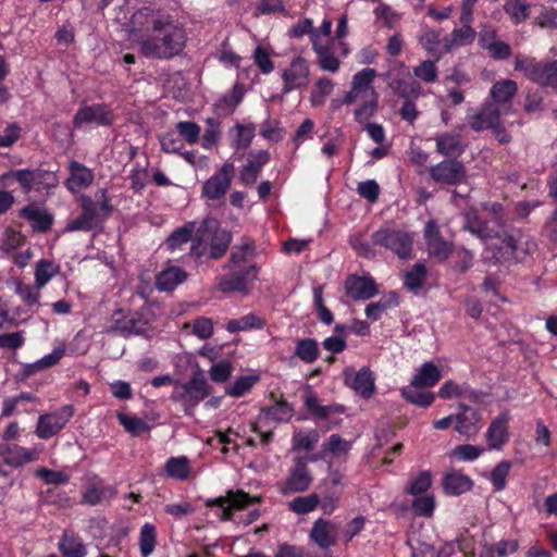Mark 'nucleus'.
<instances>
[{
  "mask_svg": "<svg viewBox=\"0 0 557 557\" xmlns=\"http://www.w3.org/2000/svg\"><path fill=\"white\" fill-rule=\"evenodd\" d=\"M233 372V366L230 361L222 360L214 363L210 369V377L213 382L224 383L226 382Z\"/></svg>",
  "mask_w": 557,
  "mask_h": 557,
  "instance_id": "e2e57ef3",
  "label": "nucleus"
},
{
  "mask_svg": "<svg viewBox=\"0 0 557 557\" xmlns=\"http://www.w3.org/2000/svg\"><path fill=\"white\" fill-rule=\"evenodd\" d=\"M432 484L431 473L429 471H422L417 478H414L408 485L406 492L413 496L424 494Z\"/></svg>",
  "mask_w": 557,
  "mask_h": 557,
  "instance_id": "4d7b16f0",
  "label": "nucleus"
},
{
  "mask_svg": "<svg viewBox=\"0 0 557 557\" xmlns=\"http://www.w3.org/2000/svg\"><path fill=\"white\" fill-rule=\"evenodd\" d=\"M420 388L412 387L410 384V386L401 388L400 394L408 403L421 408H428L434 403L435 395L432 392L420 391Z\"/></svg>",
  "mask_w": 557,
  "mask_h": 557,
  "instance_id": "4c0bfd02",
  "label": "nucleus"
},
{
  "mask_svg": "<svg viewBox=\"0 0 557 557\" xmlns=\"http://www.w3.org/2000/svg\"><path fill=\"white\" fill-rule=\"evenodd\" d=\"M442 379V370L432 361L422 363L411 379L412 387L430 388Z\"/></svg>",
  "mask_w": 557,
  "mask_h": 557,
  "instance_id": "b1692460",
  "label": "nucleus"
},
{
  "mask_svg": "<svg viewBox=\"0 0 557 557\" xmlns=\"http://www.w3.org/2000/svg\"><path fill=\"white\" fill-rule=\"evenodd\" d=\"M346 485L345 473L330 466L327 475L320 481L315 493L320 496V508L325 515L333 513L339 507Z\"/></svg>",
  "mask_w": 557,
  "mask_h": 557,
  "instance_id": "39448f33",
  "label": "nucleus"
},
{
  "mask_svg": "<svg viewBox=\"0 0 557 557\" xmlns=\"http://www.w3.org/2000/svg\"><path fill=\"white\" fill-rule=\"evenodd\" d=\"M284 86L283 92L288 94L293 89L301 88L309 83V65L308 62L297 57L294 59L288 69L283 72L282 75Z\"/></svg>",
  "mask_w": 557,
  "mask_h": 557,
  "instance_id": "4468645a",
  "label": "nucleus"
},
{
  "mask_svg": "<svg viewBox=\"0 0 557 557\" xmlns=\"http://www.w3.org/2000/svg\"><path fill=\"white\" fill-rule=\"evenodd\" d=\"M196 223L195 222H187L182 227L176 228L171 235L166 238V246L171 251H174L176 249H181L183 245L188 244L189 242L193 243L194 236L193 234L196 233Z\"/></svg>",
  "mask_w": 557,
  "mask_h": 557,
  "instance_id": "c9c22d12",
  "label": "nucleus"
},
{
  "mask_svg": "<svg viewBox=\"0 0 557 557\" xmlns=\"http://www.w3.org/2000/svg\"><path fill=\"white\" fill-rule=\"evenodd\" d=\"M347 296L354 300H367L379 293L375 281H345Z\"/></svg>",
  "mask_w": 557,
  "mask_h": 557,
  "instance_id": "c85d7f7f",
  "label": "nucleus"
},
{
  "mask_svg": "<svg viewBox=\"0 0 557 557\" xmlns=\"http://www.w3.org/2000/svg\"><path fill=\"white\" fill-rule=\"evenodd\" d=\"M511 462L503 460L492 470L490 481L496 492H500L506 487V479L509 474Z\"/></svg>",
  "mask_w": 557,
  "mask_h": 557,
  "instance_id": "3c124183",
  "label": "nucleus"
},
{
  "mask_svg": "<svg viewBox=\"0 0 557 557\" xmlns=\"http://www.w3.org/2000/svg\"><path fill=\"white\" fill-rule=\"evenodd\" d=\"M319 438L320 435L317 430H311L309 432L299 431L293 435V450L310 451L314 448Z\"/></svg>",
  "mask_w": 557,
  "mask_h": 557,
  "instance_id": "49530a36",
  "label": "nucleus"
},
{
  "mask_svg": "<svg viewBox=\"0 0 557 557\" xmlns=\"http://www.w3.org/2000/svg\"><path fill=\"white\" fill-rule=\"evenodd\" d=\"M376 76V72L374 69H363L359 72H357L351 82L352 89H356L357 91L361 92L362 90H366L370 87L371 83Z\"/></svg>",
  "mask_w": 557,
  "mask_h": 557,
  "instance_id": "052dcab7",
  "label": "nucleus"
},
{
  "mask_svg": "<svg viewBox=\"0 0 557 557\" xmlns=\"http://www.w3.org/2000/svg\"><path fill=\"white\" fill-rule=\"evenodd\" d=\"M520 250V243L512 235H507L502 243V246L497 248L493 257L499 261L502 259L510 260L518 259Z\"/></svg>",
  "mask_w": 557,
  "mask_h": 557,
  "instance_id": "de8ad7c7",
  "label": "nucleus"
},
{
  "mask_svg": "<svg viewBox=\"0 0 557 557\" xmlns=\"http://www.w3.org/2000/svg\"><path fill=\"white\" fill-rule=\"evenodd\" d=\"M162 36H147L139 44V50L146 58L168 60L178 55L186 44V35L182 27L171 23L160 33Z\"/></svg>",
  "mask_w": 557,
  "mask_h": 557,
  "instance_id": "f257e3e1",
  "label": "nucleus"
},
{
  "mask_svg": "<svg viewBox=\"0 0 557 557\" xmlns=\"http://www.w3.org/2000/svg\"><path fill=\"white\" fill-rule=\"evenodd\" d=\"M96 198V200H92L88 196L82 197V213L67 224V231H91L110 215L112 207L109 205L106 190H99Z\"/></svg>",
  "mask_w": 557,
  "mask_h": 557,
  "instance_id": "7ed1b4c3",
  "label": "nucleus"
},
{
  "mask_svg": "<svg viewBox=\"0 0 557 557\" xmlns=\"http://www.w3.org/2000/svg\"><path fill=\"white\" fill-rule=\"evenodd\" d=\"M3 178H14L25 191H29L33 187L39 188L40 186L51 189L58 185L54 172L42 168L10 171L3 175Z\"/></svg>",
  "mask_w": 557,
  "mask_h": 557,
  "instance_id": "9d476101",
  "label": "nucleus"
},
{
  "mask_svg": "<svg viewBox=\"0 0 557 557\" xmlns=\"http://www.w3.org/2000/svg\"><path fill=\"white\" fill-rule=\"evenodd\" d=\"M270 161V153L268 150H259L248 154L247 164L239 173V180L246 185H252L257 182L260 171L263 165Z\"/></svg>",
  "mask_w": 557,
  "mask_h": 557,
  "instance_id": "412c9836",
  "label": "nucleus"
},
{
  "mask_svg": "<svg viewBox=\"0 0 557 557\" xmlns=\"http://www.w3.org/2000/svg\"><path fill=\"white\" fill-rule=\"evenodd\" d=\"M178 134L189 144H196L199 139L200 127L195 122L184 121L176 124Z\"/></svg>",
  "mask_w": 557,
  "mask_h": 557,
  "instance_id": "69168bd1",
  "label": "nucleus"
},
{
  "mask_svg": "<svg viewBox=\"0 0 557 557\" xmlns=\"http://www.w3.org/2000/svg\"><path fill=\"white\" fill-rule=\"evenodd\" d=\"M458 409L455 414V431L468 437L475 435L480 430L481 412L463 403L458 404Z\"/></svg>",
  "mask_w": 557,
  "mask_h": 557,
  "instance_id": "f3484780",
  "label": "nucleus"
},
{
  "mask_svg": "<svg viewBox=\"0 0 557 557\" xmlns=\"http://www.w3.org/2000/svg\"><path fill=\"white\" fill-rule=\"evenodd\" d=\"M320 506V496L311 493L307 496H297L288 503V509L297 515H307Z\"/></svg>",
  "mask_w": 557,
  "mask_h": 557,
  "instance_id": "79ce46f5",
  "label": "nucleus"
},
{
  "mask_svg": "<svg viewBox=\"0 0 557 557\" xmlns=\"http://www.w3.org/2000/svg\"><path fill=\"white\" fill-rule=\"evenodd\" d=\"M294 414V408L286 400L276 401L273 406L261 409L258 420L271 419L275 422H288Z\"/></svg>",
  "mask_w": 557,
  "mask_h": 557,
  "instance_id": "2f4dec72",
  "label": "nucleus"
},
{
  "mask_svg": "<svg viewBox=\"0 0 557 557\" xmlns=\"http://www.w3.org/2000/svg\"><path fill=\"white\" fill-rule=\"evenodd\" d=\"M49 281H35L33 285L25 284L24 281H11L14 286L15 293L27 305L34 306L38 302L39 290Z\"/></svg>",
  "mask_w": 557,
  "mask_h": 557,
  "instance_id": "f704fd0d",
  "label": "nucleus"
},
{
  "mask_svg": "<svg viewBox=\"0 0 557 557\" xmlns=\"http://www.w3.org/2000/svg\"><path fill=\"white\" fill-rule=\"evenodd\" d=\"M249 281H220L216 289L224 294L237 293L246 296L249 293Z\"/></svg>",
  "mask_w": 557,
  "mask_h": 557,
  "instance_id": "338daca9",
  "label": "nucleus"
},
{
  "mask_svg": "<svg viewBox=\"0 0 557 557\" xmlns=\"http://www.w3.org/2000/svg\"><path fill=\"white\" fill-rule=\"evenodd\" d=\"M116 496V490L112 485L90 484L83 494V503L96 506L102 502L113 499Z\"/></svg>",
  "mask_w": 557,
  "mask_h": 557,
  "instance_id": "c756f323",
  "label": "nucleus"
},
{
  "mask_svg": "<svg viewBox=\"0 0 557 557\" xmlns=\"http://www.w3.org/2000/svg\"><path fill=\"white\" fill-rule=\"evenodd\" d=\"M313 305L318 319L325 325H331L334 321V315L324 304L322 285L313 287Z\"/></svg>",
  "mask_w": 557,
  "mask_h": 557,
  "instance_id": "a18cd8bd",
  "label": "nucleus"
},
{
  "mask_svg": "<svg viewBox=\"0 0 557 557\" xmlns=\"http://www.w3.org/2000/svg\"><path fill=\"white\" fill-rule=\"evenodd\" d=\"M113 122V113L107 104H92L81 108L74 115L73 124L81 127L83 124L96 123L108 126Z\"/></svg>",
  "mask_w": 557,
  "mask_h": 557,
  "instance_id": "2eb2a0df",
  "label": "nucleus"
},
{
  "mask_svg": "<svg viewBox=\"0 0 557 557\" xmlns=\"http://www.w3.org/2000/svg\"><path fill=\"white\" fill-rule=\"evenodd\" d=\"M437 396L444 400L460 398L476 400L478 393L466 382L459 384L454 380H447L440 387Z\"/></svg>",
  "mask_w": 557,
  "mask_h": 557,
  "instance_id": "5701e85b",
  "label": "nucleus"
},
{
  "mask_svg": "<svg viewBox=\"0 0 557 557\" xmlns=\"http://www.w3.org/2000/svg\"><path fill=\"white\" fill-rule=\"evenodd\" d=\"M243 91L236 85L230 95L224 96L216 104L215 110L224 115L231 114L242 101Z\"/></svg>",
  "mask_w": 557,
  "mask_h": 557,
  "instance_id": "864d4df0",
  "label": "nucleus"
},
{
  "mask_svg": "<svg viewBox=\"0 0 557 557\" xmlns=\"http://www.w3.org/2000/svg\"><path fill=\"white\" fill-rule=\"evenodd\" d=\"M313 483V475L305 461L293 459V466L288 470V474L277 486L278 492L288 496L292 494L304 493L309 490Z\"/></svg>",
  "mask_w": 557,
  "mask_h": 557,
  "instance_id": "1a4fd4ad",
  "label": "nucleus"
},
{
  "mask_svg": "<svg viewBox=\"0 0 557 557\" xmlns=\"http://www.w3.org/2000/svg\"><path fill=\"white\" fill-rule=\"evenodd\" d=\"M324 451L333 455L347 454L350 445L339 434H332L322 445Z\"/></svg>",
  "mask_w": 557,
  "mask_h": 557,
  "instance_id": "bf43d9fd",
  "label": "nucleus"
},
{
  "mask_svg": "<svg viewBox=\"0 0 557 557\" xmlns=\"http://www.w3.org/2000/svg\"><path fill=\"white\" fill-rule=\"evenodd\" d=\"M211 394L207 380L198 374L186 383H176L171 394V400L183 406L184 412L191 416L195 408Z\"/></svg>",
  "mask_w": 557,
  "mask_h": 557,
  "instance_id": "20e7f679",
  "label": "nucleus"
},
{
  "mask_svg": "<svg viewBox=\"0 0 557 557\" xmlns=\"http://www.w3.org/2000/svg\"><path fill=\"white\" fill-rule=\"evenodd\" d=\"M504 11L515 24H520L530 16V4L522 0H505Z\"/></svg>",
  "mask_w": 557,
  "mask_h": 557,
  "instance_id": "37998d69",
  "label": "nucleus"
},
{
  "mask_svg": "<svg viewBox=\"0 0 557 557\" xmlns=\"http://www.w3.org/2000/svg\"><path fill=\"white\" fill-rule=\"evenodd\" d=\"M157 544L156 527L151 523H145L139 533V549L143 557H148L154 550Z\"/></svg>",
  "mask_w": 557,
  "mask_h": 557,
  "instance_id": "c03bdc74",
  "label": "nucleus"
},
{
  "mask_svg": "<svg viewBox=\"0 0 557 557\" xmlns=\"http://www.w3.org/2000/svg\"><path fill=\"white\" fill-rule=\"evenodd\" d=\"M436 149L443 156L455 159L463 152L460 136L457 134L444 133L436 138Z\"/></svg>",
  "mask_w": 557,
  "mask_h": 557,
  "instance_id": "72a5a7b5",
  "label": "nucleus"
},
{
  "mask_svg": "<svg viewBox=\"0 0 557 557\" xmlns=\"http://www.w3.org/2000/svg\"><path fill=\"white\" fill-rule=\"evenodd\" d=\"M499 109L495 103H484L481 109L473 115L468 116L469 126L475 131L481 132L483 129H493L500 123L499 121Z\"/></svg>",
  "mask_w": 557,
  "mask_h": 557,
  "instance_id": "6ab92c4d",
  "label": "nucleus"
},
{
  "mask_svg": "<svg viewBox=\"0 0 557 557\" xmlns=\"http://www.w3.org/2000/svg\"><path fill=\"white\" fill-rule=\"evenodd\" d=\"M20 213L24 219L32 222L33 228L39 233H46L50 230L53 222V216L50 213L33 205L24 207Z\"/></svg>",
  "mask_w": 557,
  "mask_h": 557,
  "instance_id": "a878e982",
  "label": "nucleus"
},
{
  "mask_svg": "<svg viewBox=\"0 0 557 557\" xmlns=\"http://www.w3.org/2000/svg\"><path fill=\"white\" fill-rule=\"evenodd\" d=\"M305 406L311 414L321 420H326L331 416V408L320 405L315 395L307 396L305 398Z\"/></svg>",
  "mask_w": 557,
  "mask_h": 557,
  "instance_id": "774afa93",
  "label": "nucleus"
},
{
  "mask_svg": "<svg viewBox=\"0 0 557 557\" xmlns=\"http://www.w3.org/2000/svg\"><path fill=\"white\" fill-rule=\"evenodd\" d=\"M483 448L471 445V444H462L458 445L453 450V456L458 460L462 461H473L478 459L483 453Z\"/></svg>",
  "mask_w": 557,
  "mask_h": 557,
  "instance_id": "680f3d73",
  "label": "nucleus"
},
{
  "mask_svg": "<svg viewBox=\"0 0 557 557\" xmlns=\"http://www.w3.org/2000/svg\"><path fill=\"white\" fill-rule=\"evenodd\" d=\"M349 244L358 256L372 259L375 257V249L373 243L367 240L362 235L356 234L349 237Z\"/></svg>",
  "mask_w": 557,
  "mask_h": 557,
  "instance_id": "5fc2aeb1",
  "label": "nucleus"
},
{
  "mask_svg": "<svg viewBox=\"0 0 557 557\" xmlns=\"http://www.w3.org/2000/svg\"><path fill=\"white\" fill-rule=\"evenodd\" d=\"M508 413L498 414L486 431V442L490 449H500L508 441Z\"/></svg>",
  "mask_w": 557,
  "mask_h": 557,
  "instance_id": "aec40b11",
  "label": "nucleus"
},
{
  "mask_svg": "<svg viewBox=\"0 0 557 557\" xmlns=\"http://www.w3.org/2000/svg\"><path fill=\"white\" fill-rule=\"evenodd\" d=\"M0 458L4 465L16 469L37 460L38 456L34 450L27 449L17 444L1 443Z\"/></svg>",
  "mask_w": 557,
  "mask_h": 557,
  "instance_id": "a211bd4d",
  "label": "nucleus"
},
{
  "mask_svg": "<svg viewBox=\"0 0 557 557\" xmlns=\"http://www.w3.org/2000/svg\"><path fill=\"white\" fill-rule=\"evenodd\" d=\"M59 549L64 557H85L86 547L82 541L73 535L63 534L59 542Z\"/></svg>",
  "mask_w": 557,
  "mask_h": 557,
  "instance_id": "a19ab883",
  "label": "nucleus"
},
{
  "mask_svg": "<svg viewBox=\"0 0 557 557\" xmlns=\"http://www.w3.org/2000/svg\"><path fill=\"white\" fill-rule=\"evenodd\" d=\"M260 380L259 375H242L227 388L226 393L233 397H242L248 393Z\"/></svg>",
  "mask_w": 557,
  "mask_h": 557,
  "instance_id": "8fccbe9b",
  "label": "nucleus"
},
{
  "mask_svg": "<svg viewBox=\"0 0 557 557\" xmlns=\"http://www.w3.org/2000/svg\"><path fill=\"white\" fill-rule=\"evenodd\" d=\"M193 327L191 334L199 339H208L213 334V321L210 318L198 317L193 322H186L184 329Z\"/></svg>",
  "mask_w": 557,
  "mask_h": 557,
  "instance_id": "09e8293b",
  "label": "nucleus"
},
{
  "mask_svg": "<svg viewBox=\"0 0 557 557\" xmlns=\"http://www.w3.org/2000/svg\"><path fill=\"white\" fill-rule=\"evenodd\" d=\"M475 30L470 25H463L460 28L454 29L451 33V40H446V50H450L453 46H463L473 41Z\"/></svg>",
  "mask_w": 557,
  "mask_h": 557,
  "instance_id": "603ef678",
  "label": "nucleus"
},
{
  "mask_svg": "<svg viewBox=\"0 0 557 557\" xmlns=\"http://www.w3.org/2000/svg\"><path fill=\"white\" fill-rule=\"evenodd\" d=\"M172 15L160 9L144 7L138 9L129 18L131 33L141 32L161 33L171 23Z\"/></svg>",
  "mask_w": 557,
  "mask_h": 557,
  "instance_id": "423d86ee",
  "label": "nucleus"
},
{
  "mask_svg": "<svg viewBox=\"0 0 557 557\" xmlns=\"http://www.w3.org/2000/svg\"><path fill=\"white\" fill-rule=\"evenodd\" d=\"M431 178L440 184L458 185L467 180L465 164L457 159H446L430 169Z\"/></svg>",
  "mask_w": 557,
  "mask_h": 557,
  "instance_id": "f8f14e48",
  "label": "nucleus"
},
{
  "mask_svg": "<svg viewBox=\"0 0 557 557\" xmlns=\"http://www.w3.org/2000/svg\"><path fill=\"white\" fill-rule=\"evenodd\" d=\"M119 422L124 426V429L132 433L133 435H139L143 432L149 430L148 424L140 418L136 416H127L124 413H120L117 416Z\"/></svg>",
  "mask_w": 557,
  "mask_h": 557,
  "instance_id": "6e6d98bb",
  "label": "nucleus"
},
{
  "mask_svg": "<svg viewBox=\"0 0 557 557\" xmlns=\"http://www.w3.org/2000/svg\"><path fill=\"white\" fill-rule=\"evenodd\" d=\"M234 164L224 163L219 173L211 176L202 186V196L218 200L226 194L234 177Z\"/></svg>",
  "mask_w": 557,
  "mask_h": 557,
  "instance_id": "ddd939ff",
  "label": "nucleus"
},
{
  "mask_svg": "<svg viewBox=\"0 0 557 557\" xmlns=\"http://www.w3.org/2000/svg\"><path fill=\"white\" fill-rule=\"evenodd\" d=\"M518 90L517 83L511 79L496 82L491 89V97L496 103H508Z\"/></svg>",
  "mask_w": 557,
  "mask_h": 557,
  "instance_id": "ea45409f",
  "label": "nucleus"
},
{
  "mask_svg": "<svg viewBox=\"0 0 557 557\" xmlns=\"http://www.w3.org/2000/svg\"><path fill=\"white\" fill-rule=\"evenodd\" d=\"M334 530L335 525L331 521L319 518L313 522L309 537L321 549H329L337 542Z\"/></svg>",
  "mask_w": 557,
  "mask_h": 557,
  "instance_id": "4be33fe9",
  "label": "nucleus"
},
{
  "mask_svg": "<svg viewBox=\"0 0 557 557\" xmlns=\"http://www.w3.org/2000/svg\"><path fill=\"white\" fill-rule=\"evenodd\" d=\"M73 414L74 408L71 405H65L55 411L40 414L35 434L40 440H49L58 435L69 423Z\"/></svg>",
  "mask_w": 557,
  "mask_h": 557,
  "instance_id": "6e6552de",
  "label": "nucleus"
},
{
  "mask_svg": "<svg viewBox=\"0 0 557 557\" xmlns=\"http://www.w3.org/2000/svg\"><path fill=\"white\" fill-rule=\"evenodd\" d=\"M346 382L350 388L364 399L370 398L375 392L374 377L369 368H361L350 382Z\"/></svg>",
  "mask_w": 557,
  "mask_h": 557,
  "instance_id": "393cba45",
  "label": "nucleus"
},
{
  "mask_svg": "<svg viewBox=\"0 0 557 557\" xmlns=\"http://www.w3.org/2000/svg\"><path fill=\"white\" fill-rule=\"evenodd\" d=\"M312 47L318 54V63L323 71L335 73L339 67V60L331 52V50L318 44V35L312 36Z\"/></svg>",
  "mask_w": 557,
  "mask_h": 557,
  "instance_id": "e433bc0d",
  "label": "nucleus"
},
{
  "mask_svg": "<svg viewBox=\"0 0 557 557\" xmlns=\"http://www.w3.org/2000/svg\"><path fill=\"white\" fill-rule=\"evenodd\" d=\"M295 356L305 363H313L320 357L318 342L314 338H302L297 341Z\"/></svg>",
  "mask_w": 557,
  "mask_h": 557,
  "instance_id": "58836bf2",
  "label": "nucleus"
},
{
  "mask_svg": "<svg viewBox=\"0 0 557 557\" xmlns=\"http://www.w3.org/2000/svg\"><path fill=\"white\" fill-rule=\"evenodd\" d=\"M413 74L425 83H433L437 78V69L433 61L426 60L413 69Z\"/></svg>",
  "mask_w": 557,
  "mask_h": 557,
  "instance_id": "0e129e2a",
  "label": "nucleus"
},
{
  "mask_svg": "<svg viewBox=\"0 0 557 557\" xmlns=\"http://www.w3.org/2000/svg\"><path fill=\"white\" fill-rule=\"evenodd\" d=\"M434 508L435 502L431 495H419L412 502V509L420 517H431Z\"/></svg>",
  "mask_w": 557,
  "mask_h": 557,
  "instance_id": "13d9d810",
  "label": "nucleus"
},
{
  "mask_svg": "<svg viewBox=\"0 0 557 557\" xmlns=\"http://www.w3.org/2000/svg\"><path fill=\"white\" fill-rule=\"evenodd\" d=\"M389 88L403 99L418 98L421 94L420 84L412 79L409 75L407 77H395L389 84Z\"/></svg>",
  "mask_w": 557,
  "mask_h": 557,
  "instance_id": "7c9ffc66",
  "label": "nucleus"
},
{
  "mask_svg": "<svg viewBox=\"0 0 557 557\" xmlns=\"http://www.w3.org/2000/svg\"><path fill=\"white\" fill-rule=\"evenodd\" d=\"M424 237L430 257L443 261L451 253V245L441 236L440 228L434 221L425 224Z\"/></svg>",
  "mask_w": 557,
  "mask_h": 557,
  "instance_id": "dca6fc26",
  "label": "nucleus"
},
{
  "mask_svg": "<svg viewBox=\"0 0 557 557\" xmlns=\"http://www.w3.org/2000/svg\"><path fill=\"white\" fill-rule=\"evenodd\" d=\"M211 237L210 258L219 259L227 250L232 240L231 233L219 227L214 218H206L197 228L193 244L189 247L190 257L200 258L207 252L206 240Z\"/></svg>",
  "mask_w": 557,
  "mask_h": 557,
  "instance_id": "f03ea898",
  "label": "nucleus"
},
{
  "mask_svg": "<svg viewBox=\"0 0 557 557\" xmlns=\"http://www.w3.org/2000/svg\"><path fill=\"white\" fill-rule=\"evenodd\" d=\"M261 502L259 496H251L243 490L227 491L225 496H219L206 502V507H219L222 509L221 520L230 521L233 519V510H243L250 505Z\"/></svg>",
  "mask_w": 557,
  "mask_h": 557,
  "instance_id": "0eeeda50",
  "label": "nucleus"
},
{
  "mask_svg": "<svg viewBox=\"0 0 557 557\" xmlns=\"http://www.w3.org/2000/svg\"><path fill=\"white\" fill-rule=\"evenodd\" d=\"M371 238L374 245L392 250L401 259L410 256L412 239L403 231L381 228L374 232Z\"/></svg>",
  "mask_w": 557,
  "mask_h": 557,
  "instance_id": "9b49d317",
  "label": "nucleus"
},
{
  "mask_svg": "<svg viewBox=\"0 0 557 557\" xmlns=\"http://www.w3.org/2000/svg\"><path fill=\"white\" fill-rule=\"evenodd\" d=\"M472 480L459 472L446 473L443 479V486L446 494L451 496L461 495L472 488Z\"/></svg>",
  "mask_w": 557,
  "mask_h": 557,
  "instance_id": "bb28decb",
  "label": "nucleus"
},
{
  "mask_svg": "<svg viewBox=\"0 0 557 557\" xmlns=\"http://www.w3.org/2000/svg\"><path fill=\"white\" fill-rule=\"evenodd\" d=\"M71 176L66 181V186L72 191H78L92 183V173L77 161L70 164Z\"/></svg>",
  "mask_w": 557,
  "mask_h": 557,
  "instance_id": "cd10ccee",
  "label": "nucleus"
},
{
  "mask_svg": "<svg viewBox=\"0 0 557 557\" xmlns=\"http://www.w3.org/2000/svg\"><path fill=\"white\" fill-rule=\"evenodd\" d=\"M164 471L171 479L185 481L191 471L190 461L186 456L170 457L164 463Z\"/></svg>",
  "mask_w": 557,
  "mask_h": 557,
  "instance_id": "473e14b6",
  "label": "nucleus"
}]
</instances>
